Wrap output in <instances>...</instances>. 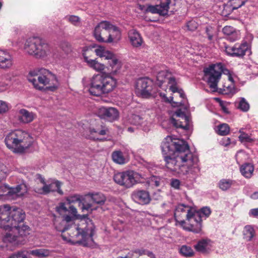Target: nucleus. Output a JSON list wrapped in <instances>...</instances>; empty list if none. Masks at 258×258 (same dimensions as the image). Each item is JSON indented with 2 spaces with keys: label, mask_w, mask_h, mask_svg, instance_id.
<instances>
[{
  "label": "nucleus",
  "mask_w": 258,
  "mask_h": 258,
  "mask_svg": "<svg viewBox=\"0 0 258 258\" xmlns=\"http://www.w3.org/2000/svg\"><path fill=\"white\" fill-rule=\"evenodd\" d=\"M165 166L169 170L193 177L200 170L197 155L190 151L189 145L182 140L167 137L161 145Z\"/></svg>",
  "instance_id": "1"
},
{
  "label": "nucleus",
  "mask_w": 258,
  "mask_h": 258,
  "mask_svg": "<svg viewBox=\"0 0 258 258\" xmlns=\"http://www.w3.org/2000/svg\"><path fill=\"white\" fill-rule=\"evenodd\" d=\"M58 220L54 222L55 229L60 232H63L69 230V234L71 237L70 241L74 244H79L86 247H92L94 244L92 238L94 235V230L92 227L91 229L80 228L76 224H71L69 226L64 225V227L57 224Z\"/></svg>",
  "instance_id": "2"
},
{
  "label": "nucleus",
  "mask_w": 258,
  "mask_h": 258,
  "mask_svg": "<svg viewBox=\"0 0 258 258\" xmlns=\"http://www.w3.org/2000/svg\"><path fill=\"white\" fill-rule=\"evenodd\" d=\"M28 78V81L32 83L35 88L39 90L45 89L51 91L56 90L59 83L56 76L49 71L41 69L38 73L30 72Z\"/></svg>",
  "instance_id": "3"
},
{
  "label": "nucleus",
  "mask_w": 258,
  "mask_h": 258,
  "mask_svg": "<svg viewBox=\"0 0 258 258\" xmlns=\"http://www.w3.org/2000/svg\"><path fill=\"white\" fill-rule=\"evenodd\" d=\"M7 147L16 153H24L32 144L30 135L22 130H15L8 134L5 139Z\"/></svg>",
  "instance_id": "4"
},
{
  "label": "nucleus",
  "mask_w": 258,
  "mask_h": 258,
  "mask_svg": "<svg viewBox=\"0 0 258 258\" xmlns=\"http://www.w3.org/2000/svg\"><path fill=\"white\" fill-rule=\"evenodd\" d=\"M93 35L99 42L117 43L121 38L119 28L106 21H101L95 27Z\"/></svg>",
  "instance_id": "5"
},
{
  "label": "nucleus",
  "mask_w": 258,
  "mask_h": 258,
  "mask_svg": "<svg viewBox=\"0 0 258 258\" xmlns=\"http://www.w3.org/2000/svg\"><path fill=\"white\" fill-rule=\"evenodd\" d=\"M89 91L94 96H100L112 91L116 86V81L106 74L94 75L90 80Z\"/></svg>",
  "instance_id": "6"
},
{
  "label": "nucleus",
  "mask_w": 258,
  "mask_h": 258,
  "mask_svg": "<svg viewBox=\"0 0 258 258\" xmlns=\"http://www.w3.org/2000/svg\"><path fill=\"white\" fill-rule=\"evenodd\" d=\"M25 51L37 58H45L52 55L53 48L45 40L38 37L28 38L24 46Z\"/></svg>",
  "instance_id": "7"
},
{
  "label": "nucleus",
  "mask_w": 258,
  "mask_h": 258,
  "mask_svg": "<svg viewBox=\"0 0 258 258\" xmlns=\"http://www.w3.org/2000/svg\"><path fill=\"white\" fill-rule=\"evenodd\" d=\"M223 72V66L221 63L212 64L204 70L205 76L208 78L207 83L213 92L217 90V84Z\"/></svg>",
  "instance_id": "8"
},
{
  "label": "nucleus",
  "mask_w": 258,
  "mask_h": 258,
  "mask_svg": "<svg viewBox=\"0 0 258 258\" xmlns=\"http://www.w3.org/2000/svg\"><path fill=\"white\" fill-rule=\"evenodd\" d=\"M136 86L137 93L142 98H148L156 92L153 81L148 78L138 79Z\"/></svg>",
  "instance_id": "9"
},
{
  "label": "nucleus",
  "mask_w": 258,
  "mask_h": 258,
  "mask_svg": "<svg viewBox=\"0 0 258 258\" xmlns=\"http://www.w3.org/2000/svg\"><path fill=\"white\" fill-rule=\"evenodd\" d=\"M186 218L187 221H192V220L202 221L201 219L200 214L196 211L191 209L189 207L183 204L178 205L174 212V218L175 221L184 217Z\"/></svg>",
  "instance_id": "10"
},
{
  "label": "nucleus",
  "mask_w": 258,
  "mask_h": 258,
  "mask_svg": "<svg viewBox=\"0 0 258 258\" xmlns=\"http://www.w3.org/2000/svg\"><path fill=\"white\" fill-rule=\"evenodd\" d=\"M114 180L116 183L126 188L132 187L136 182L134 173L130 171L115 174L114 176Z\"/></svg>",
  "instance_id": "11"
},
{
  "label": "nucleus",
  "mask_w": 258,
  "mask_h": 258,
  "mask_svg": "<svg viewBox=\"0 0 258 258\" xmlns=\"http://www.w3.org/2000/svg\"><path fill=\"white\" fill-rule=\"evenodd\" d=\"M170 122L176 128H181L185 130H187L189 128V118L181 109H178L173 113L170 119Z\"/></svg>",
  "instance_id": "12"
},
{
  "label": "nucleus",
  "mask_w": 258,
  "mask_h": 258,
  "mask_svg": "<svg viewBox=\"0 0 258 258\" xmlns=\"http://www.w3.org/2000/svg\"><path fill=\"white\" fill-rule=\"evenodd\" d=\"M25 218V214L22 209L11 208L10 217L8 218L9 221L7 225V230L17 227V225L20 224L24 221Z\"/></svg>",
  "instance_id": "13"
},
{
  "label": "nucleus",
  "mask_w": 258,
  "mask_h": 258,
  "mask_svg": "<svg viewBox=\"0 0 258 258\" xmlns=\"http://www.w3.org/2000/svg\"><path fill=\"white\" fill-rule=\"evenodd\" d=\"M98 115L101 119L112 122L118 118L119 112L114 107H101L98 109Z\"/></svg>",
  "instance_id": "14"
},
{
  "label": "nucleus",
  "mask_w": 258,
  "mask_h": 258,
  "mask_svg": "<svg viewBox=\"0 0 258 258\" xmlns=\"http://www.w3.org/2000/svg\"><path fill=\"white\" fill-rule=\"evenodd\" d=\"M224 51L226 53L231 56L242 57L245 54L248 49V44L246 42L241 44H235L234 46H224Z\"/></svg>",
  "instance_id": "15"
},
{
  "label": "nucleus",
  "mask_w": 258,
  "mask_h": 258,
  "mask_svg": "<svg viewBox=\"0 0 258 258\" xmlns=\"http://www.w3.org/2000/svg\"><path fill=\"white\" fill-rule=\"evenodd\" d=\"M170 3V0H165L159 5H148L145 9V12H150L152 14H158L161 16H164L168 14L169 6Z\"/></svg>",
  "instance_id": "16"
},
{
  "label": "nucleus",
  "mask_w": 258,
  "mask_h": 258,
  "mask_svg": "<svg viewBox=\"0 0 258 258\" xmlns=\"http://www.w3.org/2000/svg\"><path fill=\"white\" fill-rule=\"evenodd\" d=\"M91 53H94L93 50L91 49L83 50V56L84 61L89 67L93 70L98 72L103 71L105 69V66L103 63L99 62L96 59H90L89 58Z\"/></svg>",
  "instance_id": "17"
},
{
  "label": "nucleus",
  "mask_w": 258,
  "mask_h": 258,
  "mask_svg": "<svg viewBox=\"0 0 258 258\" xmlns=\"http://www.w3.org/2000/svg\"><path fill=\"white\" fill-rule=\"evenodd\" d=\"M132 198L135 202L142 205L149 204L151 201L149 192L145 190H137L133 191Z\"/></svg>",
  "instance_id": "18"
},
{
  "label": "nucleus",
  "mask_w": 258,
  "mask_h": 258,
  "mask_svg": "<svg viewBox=\"0 0 258 258\" xmlns=\"http://www.w3.org/2000/svg\"><path fill=\"white\" fill-rule=\"evenodd\" d=\"M28 191V188L25 183H21L15 187H9L8 198L12 199H16L22 197Z\"/></svg>",
  "instance_id": "19"
},
{
  "label": "nucleus",
  "mask_w": 258,
  "mask_h": 258,
  "mask_svg": "<svg viewBox=\"0 0 258 258\" xmlns=\"http://www.w3.org/2000/svg\"><path fill=\"white\" fill-rule=\"evenodd\" d=\"M14 64L13 56L7 51L0 50V69L8 70Z\"/></svg>",
  "instance_id": "20"
},
{
  "label": "nucleus",
  "mask_w": 258,
  "mask_h": 258,
  "mask_svg": "<svg viewBox=\"0 0 258 258\" xmlns=\"http://www.w3.org/2000/svg\"><path fill=\"white\" fill-rule=\"evenodd\" d=\"M185 230L188 231H191L192 232L198 233L202 231V222L192 220V221H188L189 223L188 226L185 225V222L184 220H180L178 219V221H176Z\"/></svg>",
  "instance_id": "21"
},
{
  "label": "nucleus",
  "mask_w": 258,
  "mask_h": 258,
  "mask_svg": "<svg viewBox=\"0 0 258 258\" xmlns=\"http://www.w3.org/2000/svg\"><path fill=\"white\" fill-rule=\"evenodd\" d=\"M61 184V182L57 180H54L49 184H45L41 188L42 193L47 194L50 192L57 191L60 195H62L63 192L60 188Z\"/></svg>",
  "instance_id": "22"
},
{
  "label": "nucleus",
  "mask_w": 258,
  "mask_h": 258,
  "mask_svg": "<svg viewBox=\"0 0 258 258\" xmlns=\"http://www.w3.org/2000/svg\"><path fill=\"white\" fill-rule=\"evenodd\" d=\"M10 210L11 207L7 205L0 206V227L6 230L8 222L9 221L8 218L10 217Z\"/></svg>",
  "instance_id": "23"
},
{
  "label": "nucleus",
  "mask_w": 258,
  "mask_h": 258,
  "mask_svg": "<svg viewBox=\"0 0 258 258\" xmlns=\"http://www.w3.org/2000/svg\"><path fill=\"white\" fill-rule=\"evenodd\" d=\"M13 232H16L18 234L19 238H21L22 243L24 244L25 242V238L30 233V228L27 225L22 224V226L20 225H17V227L11 228Z\"/></svg>",
  "instance_id": "24"
},
{
  "label": "nucleus",
  "mask_w": 258,
  "mask_h": 258,
  "mask_svg": "<svg viewBox=\"0 0 258 258\" xmlns=\"http://www.w3.org/2000/svg\"><path fill=\"white\" fill-rule=\"evenodd\" d=\"M211 241L209 239H202L194 245V248L198 252L202 253H207L211 249Z\"/></svg>",
  "instance_id": "25"
},
{
  "label": "nucleus",
  "mask_w": 258,
  "mask_h": 258,
  "mask_svg": "<svg viewBox=\"0 0 258 258\" xmlns=\"http://www.w3.org/2000/svg\"><path fill=\"white\" fill-rule=\"evenodd\" d=\"M10 231L7 233L3 237V241L5 243H9L13 245L23 244L21 237L19 238L16 232L12 231V228H10Z\"/></svg>",
  "instance_id": "26"
},
{
  "label": "nucleus",
  "mask_w": 258,
  "mask_h": 258,
  "mask_svg": "<svg viewBox=\"0 0 258 258\" xmlns=\"http://www.w3.org/2000/svg\"><path fill=\"white\" fill-rule=\"evenodd\" d=\"M128 37L132 45L135 47L141 46L143 40L140 33L135 29H132L128 32Z\"/></svg>",
  "instance_id": "27"
},
{
  "label": "nucleus",
  "mask_w": 258,
  "mask_h": 258,
  "mask_svg": "<svg viewBox=\"0 0 258 258\" xmlns=\"http://www.w3.org/2000/svg\"><path fill=\"white\" fill-rule=\"evenodd\" d=\"M19 120L23 123H29L34 119V114L25 109L19 111Z\"/></svg>",
  "instance_id": "28"
},
{
  "label": "nucleus",
  "mask_w": 258,
  "mask_h": 258,
  "mask_svg": "<svg viewBox=\"0 0 258 258\" xmlns=\"http://www.w3.org/2000/svg\"><path fill=\"white\" fill-rule=\"evenodd\" d=\"M240 171L243 176L247 178H250L253 174L254 166L251 163H244L241 166Z\"/></svg>",
  "instance_id": "29"
},
{
  "label": "nucleus",
  "mask_w": 258,
  "mask_h": 258,
  "mask_svg": "<svg viewBox=\"0 0 258 258\" xmlns=\"http://www.w3.org/2000/svg\"><path fill=\"white\" fill-rule=\"evenodd\" d=\"M88 196L91 197L94 203L97 204L103 205L106 201V197L103 194L100 192H96L95 194L89 193Z\"/></svg>",
  "instance_id": "30"
},
{
  "label": "nucleus",
  "mask_w": 258,
  "mask_h": 258,
  "mask_svg": "<svg viewBox=\"0 0 258 258\" xmlns=\"http://www.w3.org/2000/svg\"><path fill=\"white\" fill-rule=\"evenodd\" d=\"M180 254L186 257H190L194 255L195 252L192 248L186 245H182L179 251Z\"/></svg>",
  "instance_id": "31"
},
{
  "label": "nucleus",
  "mask_w": 258,
  "mask_h": 258,
  "mask_svg": "<svg viewBox=\"0 0 258 258\" xmlns=\"http://www.w3.org/2000/svg\"><path fill=\"white\" fill-rule=\"evenodd\" d=\"M108 62L111 68V73L113 75L116 74L121 68L120 62L115 58L111 59V60H109Z\"/></svg>",
  "instance_id": "32"
},
{
  "label": "nucleus",
  "mask_w": 258,
  "mask_h": 258,
  "mask_svg": "<svg viewBox=\"0 0 258 258\" xmlns=\"http://www.w3.org/2000/svg\"><path fill=\"white\" fill-rule=\"evenodd\" d=\"M113 161L119 164H123L125 163V158L122 153L120 151H115L112 153Z\"/></svg>",
  "instance_id": "33"
},
{
  "label": "nucleus",
  "mask_w": 258,
  "mask_h": 258,
  "mask_svg": "<svg viewBox=\"0 0 258 258\" xmlns=\"http://www.w3.org/2000/svg\"><path fill=\"white\" fill-rule=\"evenodd\" d=\"M244 238L247 241H250L254 235V230L250 225L245 226L243 231Z\"/></svg>",
  "instance_id": "34"
},
{
  "label": "nucleus",
  "mask_w": 258,
  "mask_h": 258,
  "mask_svg": "<svg viewBox=\"0 0 258 258\" xmlns=\"http://www.w3.org/2000/svg\"><path fill=\"white\" fill-rule=\"evenodd\" d=\"M30 253L39 257H43L48 256L50 254V251L45 249H37L30 251Z\"/></svg>",
  "instance_id": "35"
},
{
  "label": "nucleus",
  "mask_w": 258,
  "mask_h": 258,
  "mask_svg": "<svg viewBox=\"0 0 258 258\" xmlns=\"http://www.w3.org/2000/svg\"><path fill=\"white\" fill-rule=\"evenodd\" d=\"M84 198L79 195H74L70 196L66 198V201L69 204L79 203V206H81V203L83 202Z\"/></svg>",
  "instance_id": "36"
},
{
  "label": "nucleus",
  "mask_w": 258,
  "mask_h": 258,
  "mask_svg": "<svg viewBox=\"0 0 258 258\" xmlns=\"http://www.w3.org/2000/svg\"><path fill=\"white\" fill-rule=\"evenodd\" d=\"M233 184V181L230 179H223L219 182V186L222 190H227Z\"/></svg>",
  "instance_id": "37"
},
{
  "label": "nucleus",
  "mask_w": 258,
  "mask_h": 258,
  "mask_svg": "<svg viewBox=\"0 0 258 258\" xmlns=\"http://www.w3.org/2000/svg\"><path fill=\"white\" fill-rule=\"evenodd\" d=\"M230 128L226 123H223L218 126L217 133L221 136H226L229 133Z\"/></svg>",
  "instance_id": "38"
},
{
  "label": "nucleus",
  "mask_w": 258,
  "mask_h": 258,
  "mask_svg": "<svg viewBox=\"0 0 258 258\" xmlns=\"http://www.w3.org/2000/svg\"><path fill=\"white\" fill-rule=\"evenodd\" d=\"M237 108L242 111H247L249 108V105L244 98H241L237 106Z\"/></svg>",
  "instance_id": "39"
},
{
  "label": "nucleus",
  "mask_w": 258,
  "mask_h": 258,
  "mask_svg": "<svg viewBox=\"0 0 258 258\" xmlns=\"http://www.w3.org/2000/svg\"><path fill=\"white\" fill-rule=\"evenodd\" d=\"M169 75V72L167 70H162L159 72L157 75V80L160 85L163 83Z\"/></svg>",
  "instance_id": "40"
},
{
  "label": "nucleus",
  "mask_w": 258,
  "mask_h": 258,
  "mask_svg": "<svg viewBox=\"0 0 258 258\" xmlns=\"http://www.w3.org/2000/svg\"><path fill=\"white\" fill-rule=\"evenodd\" d=\"M148 183L152 187H158L160 185L161 179L158 176H152L149 178Z\"/></svg>",
  "instance_id": "41"
},
{
  "label": "nucleus",
  "mask_w": 258,
  "mask_h": 258,
  "mask_svg": "<svg viewBox=\"0 0 258 258\" xmlns=\"http://www.w3.org/2000/svg\"><path fill=\"white\" fill-rule=\"evenodd\" d=\"M239 133H240V135L238 138L241 143H251L253 141V139H252L248 134L241 131V130L239 131Z\"/></svg>",
  "instance_id": "42"
},
{
  "label": "nucleus",
  "mask_w": 258,
  "mask_h": 258,
  "mask_svg": "<svg viewBox=\"0 0 258 258\" xmlns=\"http://www.w3.org/2000/svg\"><path fill=\"white\" fill-rule=\"evenodd\" d=\"M248 0H230L229 2L234 10H237L243 6Z\"/></svg>",
  "instance_id": "43"
},
{
  "label": "nucleus",
  "mask_w": 258,
  "mask_h": 258,
  "mask_svg": "<svg viewBox=\"0 0 258 258\" xmlns=\"http://www.w3.org/2000/svg\"><path fill=\"white\" fill-rule=\"evenodd\" d=\"M232 7H233L229 2L224 5L222 12L223 15L225 16L230 15L234 10H235Z\"/></svg>",
  "instance_id": "44"
},
{
  "label": "nucleus",
  "mask_w": 258,
  "mask_h": 258,
  "mask_svg": "<svg viewBox=\"0 0 258 258\" xmlns=\"http://www.w3.org/2000/svg\"><path fill=\"white\" fill-rule=\"evenodd\" d=\"M67 20L75 26H78L80 23V18L74 15L69 16L66 17Z\"/></svg>",
  "instance_id": "45"
},
{
  "label": "nucleus",
  "mask_w": 258,
  "mask_h": 258,
  "mask_svg": "<svg viewBox=\"0 0 258 258\" xmlns=\"http://www.w3.org/2000/svg\"><path fill=\"white\" fill-rule=\"evenodd\" d=\"M200 214L201 219L202 220V215H205L206 217H208L211 213V210L208 207H205L202 208L200 211H196Z\"/></svg>",
  "instance_id": "46"
},
{
  "label": "nucleus",
  "mask_w": 258,
  "mask_h": 258,
  "mask_svg": "<svg viewBox=\"0 0 258 258\" xmlns=\"http://www.w3.org/2000/svg\"><path fill=\"white\" fill-rule=\"evenodd\" d=\"M206 33L208 38L210 41H212L213 39L214 29L211 26H207L205 28Z\"/></svg>",
  "instance_id": "47"
},
{
  "label": "nucleus",
  "mask_w": 258,
  "mask_h": 258,
  "mask_svg": "<svg viewBox=\"0 0 258 258\" xmlns=\"http://www.w3.org/2000/svg\"><path fill=\"white\" fill-rule=\"evenodd\" d=\"M186 27L188 30L193 31L197 28L198 24L195 21H189L187 23Z\"/></svg>",
  "instance_id": "48"
},
{
  "label": "nucleus",
  "mask_w": 258,
  "mask_h": 258,
  "mask_svg": "<svg viewBox=\"0 0 258 258\" xmlns=\"http://www.w3.org/2000/svg\"><path fill=\"white\" fill-rule=\"evenodd\" d=\"M9 109L8 104L5 101L0 100V114L7 112Z\"/></svg>",
  "instance_id": "49"
},
{
  "label": "nucleus",
  "mask_w": 258,
  "mask_h": 258,
  "mask_svg": "<svg viewBox=\"0 0 258 258\" xmlns=\"http://www.w3.org/2000/svg\"><path fill=\"white\" fill-rule=\"evenodd\" d=\"M135 252L138 253L140 255L147 254L148 256H150L151 258H155L154 254L152 252L146 251L144 249H137L135 251Z\"/></svg>",
  "instance_id": "50"
},
{
  "label": "nucleus",
  "mask_w": 258,
  "mask_h": 258,
  "mask_svg": "<svg viewBox=\"0 0 258 258\" xmlns=\"http://www.w3.org/2000/svg\"><path fill=\"white\" fill-rule=\"evenodd\" d=\"M142 118V117L138 115L133 114L131 118V122L133 124L138 125L141 123Z\"/></svg>",
  "instance_id": "51"
},
{
  "label": "nucleus",
  "mask_w": 258,
  "mask_h": 258,
  "mask_svg": "<svg viewBox=\"0 0 258 258\" xmlns=\"http://www.w3.org/2000/svg\"><path fill=\"white\" fill-rule=\"evenodd\" d=\"M9 187L6 185H0V197L6 196L8 197Z\"/></svg>",
  "instance_id": "52"
},
{
  "label": "nucleus",
  "mask_w": 258,
  "mask_h": 258,
  "mask_svg": "<svg viewBox=\"0 0 258 258\" xmlns=\"http://www.w3.org/2000/svg\"><path fill=\"white\" fill-rule=\"evenodd\" d=\"M170 184L171 186L175 189H179L180 188L181 182L180 180L177 179H172Z\"/></svg>",
  "instance_id": "53"
},
{
  "label": "nucleus",
  "mask_w": 258,
  "mask_h": 258,
  "mask_svg": "<svg viewBox=\"0 0 258 258\" xmlns=\"http://www.w3.org/2000/svg\"><path fill=\"white\" fill-rule=\"evenodd\" d=\"M234 31V28L231 26H226L223 28V32L228 36Z\"/></svg>",
  "instance_id": "54"
},
{
  "label": "nucleus",
  "mask_w": 258,
  "mask_h": 258,
  "mask_svg": "<svg viewBox=\"0 0 258 258\" xmlns=\"http://www.w3.org/2000/svg\"><path fill=\"white\" fill-rule=\"evenodd\" d=\"M73 218L72 216H70L69 215H66L63 217V219L62 222H61L60 225H63L65 222H66V223L70 222V223H71V224L70 225H71L72 224H75L73 222ZM69 227L70 228L71 225H69Z\"/></svg>",
  "instance_id": "55"
},
{
  "label": "nucleus",
  "mask_w": 258,
  "mask_h": 258,
  "mask_svg": "<svg viewBox=\"0 0 258 258\" xmlns=\"http://www.w3.org/2000/svg\"><path fill=\"white\" fill-rule=\"evenodd\" d=\"M239 34L237 32L234 31L228 36V39L231 42H233L239 39Z\"/></svg>",
  "instance_id": "56"
},
{
  "label": "nucleus",
  "mask_w": 258,
  "mask_h": 258,
  "mask_svg": "<svg viewBox=\"0 0 258 258\" xmlns=\"http://www.w3.org/2000/svg\"><path fill=\"white\" fill-rule=\"evenodd\" d=\"M24 251H19L10 256L9 258H24L26 255Z\"/></svg>",
  "instance_id": "57"
},
{
  "label": "nucleus",
  "mask_w": 258,
  "mask_h": 258,
  "mask_svg": "<svg viewBox=\"0 0 258 258\" xmlns=\"http://www.w3.org/2000/svg\"><path fill=\"white\" fill-rule=\"evenodd\" d=\"M79 206L81 207L82 211H84V210L89 211L91 209L92 205L90 204H85L82 202L81 204V206Z\"/></svg>",
  "instance_id": "58"
},
{
  "label": "nucleus",
  "mask_w": 258,
  "mask_h": 258,
  "mask_svg": "<svg viewBox=\"0 0 258 258\" xmlns=\"http://www.w3.org/2000/svg\"><path fill=\"white\" fill-rule=\"evenodd\" d=\"M105 51H106L102 48H97L95 50L96 55L100 57L105 56Z\"/></svg>",
  "instance_id": "59"
},
{
  "label": "nucleus",
  "mask_w": 258,
  "mask_h": 258,
  "mask_svg": "<svg viewBox=\"0 0 258 258\" xmlns=\"http://www.w3.org/2000/svg\"><path fill=\"white\" fill-rule=\"evenodd\" d=\"M108 130L107 128L102 129V130L99 131V132H97L95 130L93 129L91 130V133H98L100 135L103 136V135H105L107 134V133L108 132Z\"/></svg>",
  "instance_id": "60"
},
{
  "label": "nucleus",
  "mask_w": 258,
  "mask_h": 258,
  "mask_svg": "<svg viewBox=\"0 0 258 258\" xmlns=\"http://www.w3.org/2000/svg\"><path fill=\"white\" fill-rule=\"evenodd\" d=\"M250 216L253 217L258 216V208L251 209L249 212Z\"/></svg>",
  "instance_id": "61"
},
{
  "label": "nucleus",
  "mask_w": 258,
  "mask_h": 258,
  "mask_svg": "<svg viewBox=\"0 0 258 258\" xmlns=\"http://www.w3.org/2000/svg\"><path fill=\"white\" fill-rule=\"evenodd\" d=\"M105 52V56H103V57H105L106 59L111 60V59L114 58L113 57V54L112 53L108 51H106Z\"/></svg>",
  "instance_id": "62"
},
{
  "label": "nucleus",
  "mask_w": 258,
  "mask_h": 258,
  "mask_svg": "<svg viewBox=\"0 0 258 258\" xmlns=\"http://www.w3.org/2000/svg\"><path fill=\"white\" fill-rule=\"evenodd\" d=\"M168 79V83L170 85V86H175L176 85V82L175 79L173 77H170Z\"/></svg>",
  "instance_id": "63"
},
{
  "label": "nucleus",
  "mask_w": 258,
  "mask_h": 258,
  "mask_svg": "<svg viewBox=\"0 0 258 258\" xmlns=\"http://www.w3.org/2000/svg\"><path fill=\"white\" fill-rule=\"evenodd\" d=\"M169 89L173 92V93H178L179 91L181 89H179L176 85L175 86H170Z\"/></svg>",
  "instance_id": "64"
}]
</instances>
